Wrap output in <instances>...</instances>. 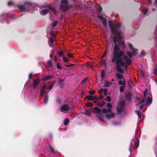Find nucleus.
<instances>
[{"label":"nucleus","instance_id":"nucleus-1","mask_svg":"<svg viewBox=\"0 0 157 157\" xmlns=\"http://www.w3.org/2000/svg\"><path fill=\"white\" fill-rule=\"evenodd\" d=\"M114 44L113 57L111 60L112 63L115 62V58L120 56H122L124 54V52L120 50V49L119 45L116 43Z\"/></svg>","mask_w":157,"mask_h":157},{"label":"nucleus","instance_id":"nucleus-2","mask_svg":"<svg viewBox=\"0 0 157 157\" xmlns=\"http://www.w3.org/2000/svg\"><path fill=\"white\" fill-rule=\"evenodd\" d=\"M112 29V33L115 35L113 37V42L114 43H116L117 41L121 39L122 37L121 33L120 32H119L118 30H115L113 28Z\"/></svg>","mask_w":157,"mask_h":157},{"label":"nucleus","instance_id":"nucleus-3","mask_svg":"<svg viewBox=\"0 0 157 157\" xmlns=\"http://www.w3.org/2000/svg\"><path fill=\"white\" fill-rule=\"evenodd\" d=\"M139 140H137L136 141L134 139H132L131 143L129 148V151L131 153V155L132 154L133 150L135 148H137L139 146Z\"/></svg>","mask_w":157,"mask_h":157},{"label":"nucleus","instance_id":"nucleus-4","mask_svg":"<svg viewBox=\"0 0 157 157\" xmlns=\"http://www.w3.org/2000/svg\"><path fill=\"white\" fill-rule=\"evenodd\" d=\"M123 55L115 58V62L117 66L119 65L121 67L124 66L125 63L123 61Z\"/></svg>","mask_w":157,"mask_h":157},{"label":"nucleus","instance_id":"nucleus-5","mask_svg":"<svg viewBox=\"0 0 157 157\" xmlns=\"http://www.w3.org/2000/svg\"><path fill=\"white\" fill-rule=\"evenodd\" d=\"M109 26L110 27V30L111 32H112V28H113V29L116 30H118L117 29H115V28L117 29H119L121 27V24H116L114 23L112 24L110 22L109 23Z\"/></svg>","mask_w":157,"mask_h":157},{"label":"nucleus","instance_id":"nucleus-6","mask_svg":"<svg viewBox=\"0 0 157 157\" xmlns=\"http://www.w3.org/2000/svg\"><path fill=\"white\" fill-rule=\"evenodd\" d=\"M31 6V5L29 3H25L24 5V6L21 5H19L18 6V7L19 8L20 10L21 11H24L26 9V8L27 7L28 8V9L27 10H28L29 9V7Z\"/></svg>","mask_w":157,"mask_h":157},{"label":"nucleus","instance_id":"nucleus-7","mask_svg":"<svg viewBox=\"0 0 157 157\" xmlns=\"http://www.w3.org/2000/svg\"><path fill=\"white\" fill-rule=\"evenodd\" d=\"M41 79L39 78H37L33 81L32 84L33 87L34 89H36L37 86L40 83Z\"/></svg>","mask_w":157,"mask_h":157},{"label":"nucleus","instance_id":"nucleus-8","mask_svg":"<svg viewBox=\"0 0 157 157\" xmlns=\"http://www.w3.org/2000/svg\"><path fill=\"white\" fill-rule=\"evenodd\" d=\"M91 111L93 113L97 114H100L101 112V109L98 106L91 108Z\"/></svg>","mask_w":157,"mask_h":157},{"label":"nucleus","instance_id":"nucleus-9","mask_svg":"<svg viewBox=\"0 0 157 157\" xmlns=\"http://www.w3.org/2000/svg\"><path fill=\"white\" fill-rule=\"evenodd\" d=\"M132 94L130 92L125 94V98L126 100L131 101L132 100Z\"/></svg>","mask_w":157,"mask_h":157},{"label":"nucleus","instance_id":"nucleus-10","mask_svg":"<svg viewBox=\"0 0 157 157\" xmlns=\"http://www.w3.org/2000/svg\"><path fill=\"white\" fill-rule=\"evenodd\" d=\"M69 6L68 5L61 4L59 9L63 11H65L68 9Z\"/></svg>","mask_w":157,"mask_h":157},{"label":"nucleus","instance_id":"nucleus-11","mask_svg":"<svg viewBox=\"0 0 157 157\" xmlns=\"http://www.w3.org/2000/svg\"><path fill=\"white\" fill-rule=\"evenodd\" d=\"M98 18L101 21L102 23H103V25L105 26H106L107 25V21L106 19L105 18H104L102 17H101L99 14L98 15Z\"/></svg>","mask_w":157,"mask_h":157},{"label":"nucleus","instance_id":"nucleus-12","mask_svg":"<svg viewBox=\"0 0 157 157\" xmlns=\"http://www.w3.org/2000/svg\"><path fill=\"white\" fill-rule=\"evenodd\" d=\"M117 113L119 114H121L124 109V107L118 105L117 106Z\"/></svg>","mask_w":157,"mask_h":157},{"label":"nucleus","instance_id":"nucleus-13","mask_svg":"<svg viewBox=\"0 0 157 157\" xmlns=\"http://www.w3.org/2000/svg\"><path fill=\"white\" fill-rule=\"evenodd\" d=\"M70 109L69 106L67 104H64L61 107V110L62 112H63L64 111H67Z\"/></svg>","mask_w":157,"mask_h":157},{"label":"nucleus","instance_id":"nucleus-14","mask_svg":"<svg viewBox=\"0 0 157 157\" xmlns=\"http://www.w3.org/2000/svg\"><path fill=\"white\" fill-rule=\"evenodd\" d=\"M115 117V114L114 113H112L111 114H108L106 115V117L108 119H110L111 118H113Z\"/></svg>","mask_w":157,"mask_h":157},{"label":"nucleus","instance_id":"nucleus-15","mask_svg":"<svg viewBox=\"0 0 157 157\" xmlns=\"http://www.w3.org/2000/svg\"><path fill=\"white\" fill-rule=\"evenodd\" d=\"M56 81H55V80L53 81L52 82L51 84L50 85L49 87L48 88L46 89V90H47L48 89L49 90H51L52 89L53 87L54 86V85L56 83Z\"/></svg>","mask_w":157,"mask_h":157},{"label":"nucleus","instance_id":"nucleus-16","mask_svg":"<svg viewBox=\"0 0 157 157\" xmlns=\"http://www.w3.org/2000/svg\"><path fill=\"white\" fill-rule=\"evenodd\" d=\"M44 89L41 88H40L39 92V94L40 96H42L43 95L44 93H48L49 91H48L47 92L45 91L46 89Z\"/></svg>","mask_w":157,"mask_h":157},{"label":"nucleus","instance_id":"nucleus-17","mask_svg":"<svg viewBox=\"0 0 157 157\" xmlns=\"http://www.w3.org/2000/svg\"><path fill=\"white\" fill-rule=\"evenodd\" d=\"M122 80H120L119 81V85H121V86H126V81L125 79H123Z\"/></svg>","mask_w":157,"mask_h":157},{"label":"nucleus","instance_id":"nucleus-18","mask_svg":"<svg viewBox=\"0 0 157 157\" xmlns=\"http://www.w3.org/2000/svg\"><path fill=\"white\" fill-rule=\"evenodd\" d=\"M116 69L119 73L121 74H123L124 73V71L121 67V66L119 65L117 66Z\"/></svg>","mask_w":157,"mask_h":157},{"label":"nucleus","instance_id":"nucleus-19","mask_svg":"<svg viewBox=\"0 0 157 157\" xmlns=\"http://www.w3.org/2000/svg\"><path fill=\"white\" fill-rule=\"evenodd\" d=\"M116 76L117 78L119 79H124V76L123 75L119 73H117L116 74Z\"/></svg>","mask_w":157,"mask_h":157},{"label":"nucleus","instance_id":"nucleus-20","mask_svg":"<svg viewBox=\"0 0 157 157\" xmlns=\"http://www.w3.org/2000/svg\"><path fill=\"white\" fill-rule=\"evenodd\" d=\"M91 112H92L91 109L88 110L86 109V110L85 113L88 116H90L91 115Z\"/></svg>","mask_w":157,"mask_h":157},{"label":"nucleus","instance_id":"nucleus-21","mask_svg":"<svg viewBox=\"0 0 157 157\" xmlns=\"http://www.w3.org/2000/svg\"><path fill=\"white\" fill-rule=\"evenodd\" d=\"M48 9L52 11L54 14L56 15L57 14L56 10L54 8L52 7L51 6H49L48 7Z\"/></svg>","mask_w":157,"mask_h":157},{"label":"nucleus","instance_id":"nucleus-22","mask_svg":"<svg viewBox=\"0 0 157 157\" xmlns=\"http://www.w3.org/2000/svg\"><path fill=\"white\" fill-rule=\"evenodd\" d=\"M52 77V75H48L42 78V79L43 81H46V80L51 78Z\"/></svg>","mask_w":157,"mask_h":157},{"label":"nucleus","instance_id":"nucleus-23","mask_svg":"<svg viewBox=\"0 0 157 157\" xmlns=\"http://www.w3.org/2000/svg\"><path fill=\"white\" fill-rule=\"evenodd\" d=\"M49 96L48 94H46L44 98V102L45 103L47 104Z\"/></svg>","mask_w":157,"mask_h":157},{"label":"nucleus","instance_id":"nucleus-24","mask_svg":"<svg viewBox=\"0 0 157 157\" xmlns=\"http://www.w3.org/2000/svg\"><path fill=\"white\" fill-rule=\"evenodd\" d=\"M106 104V102L104 101H102L101 103H99L97 104V105L100 107H102Z\"/></svg>","mask_w":157,"mask_h":157},{"label":"nucleus","instance_id":"nucleus-25","mask_svg":"<svg viewBox=\"0 0 157 157\" xmlns=\"http://www.w3.org/2000/svg\"><path fill=\"white\" fill-rule=\"evenodd\" d=\"M112 83L110 82L106 81L105 84V87H108Z\"/></svg>","mask_w":157,"mask_h":157},{"label":"nucleus","instance_id":"nucleus-26","mask_svg":"<svg viewBox=\"0 0 157 157\" xmlns=\"http://www.w3.org/2000/svg\"><path fill=\"white\" fill-rule=\"evenodd\" d=\"M48 12V10L47 9H45L41 11V13L43 15L46 14Z\"/></svg>","mask_w":157,"mask_h":157},{"label":"nucleus","instance_id":"nucleus-27","mask_svg":"<svg viewBox=\"0 0 157 157\" xmlns=\"http://www.w3.org/2000/svg\"><path fill=\"white\" fill-rule=\"evenodd\" d=\"M86 98L88 99L89 101H92L94 100L92 96L88 95L86 96Z\"/></svg>","mask_w":157,"mask_h":157},{"label":"nucleus","instance_id":"nucleus-28","mask_svg":"<svg viewBox=\"0 0 157 157\" xmlns=\"http://www.w3.org/2000/svg\"><path fill=\"white\" fill-rule=\"evenodd\" d=\"M101 76L102 78H103L105 76V71L104 70H102L101 71Z\"/></svg>","mask_w":157,"mask_h":157},{"label":"nucleus","instance_id":"nucleus-29","mask_svg":"<svg viewBox=\"0 0 157 157\" xmlns=\"http://www.w3.org/2000/svg\"><path fill=\"white\" fill-rule=\"evenodd\" d=\"M125 105V101L124 100H121L120 102V104L119 105V106H124Z\"/></svg>","mask_w":157,"mask_h":157},{"label":"nucleus","instance_id":"nucleus-30","mask_svg":"<svg viewBox=\"0 0 157 157\" xmlns=\"http://www.w3.org/2000/svg\"><path fill=\"white\" fill-rule=\"evenodd\" d=\"M152 98L150 97H147V100L146 101V103H151L152 102Z\"/></svg>","mask_w":157,"mask_h":157},{"label":"nucleus","instance_id":"nucleus-31","mask_svg":"<svg viewBox=\"0 0 157 157\" xmlns=\"http://www.w3.org/2000/svg\"><path fill=\"white\" fill-rule=\"evenodd\" d=\"M63 60L65 63H66L68 62L70 59L66 57H64L63 58Z\"/></svg>","mask_w":157,"mask_h":157},{"label":"nucleus","instance_id":"nucleus-32","mask_svg":"<svg viewBox=\"0 0 157 157\" xmlns=\"http://www.w3.org/2000/svg\"><path fill=\"white\" fill-rule=\"evenodd\" d=\"M47 65L48 67H51L52 66V63L51 60H49L48 61Z\"/></svg>","mask_w":157,"mask_h":157},{"label":"nucleus","instance_id":"nucleus-33","mask_svg":"<svg viewBox=\"0 0 157 157\" xmlns=\"http://www.w3.org/2000/svg\"><path fill=\"white\" fill-rule=\"evenodd\" d=\"M132 63L131 60L130 59H129L125 62V64L128 65H130Z\"/></svg>","mask_w":157,"mask_h":157},{"label":"nucleus","instance_id":"nucleus-34","mask_svg":"<svg viewBox=\"0 0 157 157\" xmlns=\"http://www.w3.org/2000/svg\"><path fill=\"white\" fill-rule=\"evenodd\" d=\"M125 86H121L120 89V91L121 93L124 92Z\"/></svg>","mask_w":157,"mask_h":157},{"label":"nucleus","instance_id":"nucleus-35","mask_svg":"<svg viewBox=\"0 0 157 157\" xmlns=\"http://www.w3.org/2000/svg\"><path fill=\"white\" fill-rule=\"evenodd\" d=\"M65 4L66 5H68V1L67 0H62L61 4Z\"/></svg>","mask_w":157,"mask_h":157},{"label":"nucleus","instance_id":"nucleus-36","mask_svg":"<svg viewBox=\"0 0 157 157\" xmlns=\"http://www.w3.org/2000/svg\"><path fill=\"white\" fill-rule=\"evenodd\" d=\"M127 54L130 58H132V56H133L132 54V53L131 52L129 51H127Z\"/></svg>","mask_w":157,"mask_h":157},{"label":"nucleus","instance_id":"nucleus-37","mask_svg":"<svg viewBox=\"0 0 157 157\" xmlns=\"http://www.w3.org/2000/svg\"><path fill=\"white\" fill-rule=\"evenodd\" d=\"M147 94V89H146L144 92V97L142 99H145Z\"/></svg>","mask_w":157,"mask_h":157},{"label":"nucleus","instance_id":"nucleus-38","mask_svg":"<svg viewBox=\"0 0 157 157\" xmlns=\"http://www.w3.org/2000/svg\"><path fill=\"white\" fill-rule=\"evenodd\" d=\"M135 112L137 113L138 117L139 118H140L141 117V113H140V111L139 110H136Z\"/></svg>","mask_w":157,"mask_h":157},{"label":"nucleus","instance_id":"nucleus-39","mask_svg":"<svg viewBox=\"0 0 157 157\" xmlns=\"http://www.w3.org/2000/svg\"><path fill=\"white\" fill-rule=\"evenodd\" d=\"M57 23L58 22L57 21H54V22L52 24V27H56L57 25Z\"/></svg>","mask_w":157,"mask_h":157},{"label":"nucleus","instance_id":"nucleus-40","mask_svg":"<svg viewBox=\"0 0 157 157\" xmlns=\"http://www.w3.org/2000/svg\"><path fill=\"white\" fill-rule=\"evenodd\" d=\"M58 54L59 56H63L64 54V52L62 51H59L58 52Z\"/></svg>","mask_w":157,"mask_h":157},{"label":"nucleus","instance_id":"nucleus-41","mask_svg":"<svg viewBox=\"0 0 157 157\" xmlns=\"http://www.w3.org/2000/svg\"><path fill=\"white\" fill-rule=\"evenodd\" d=\"M120 44L123 46V48H125V45L124 41H122L120 42Z\"/></svg>","mask_w":157,"mask_h":157},{"label":"nucleus","instance_id":"nucleus-42","mask_svg":"<svg viewBox=\"0 0 157 157\" xmlns=\"http://www.w3.org/2000/svg\"><path fill=\"white\" fill-rule=\"evenodd\" d=\"M86 105L88 106L92 107L93 104L92 102H88L87 103Z\"/></svg>","mask_w":157,"mask_h":157},{"label":"nucleus","instance_id":"nucleus-43","mask_svg":"<svg viewBox=\"0 0 157 157\" xmlns=\"http://www.w3.org/2000/svg\"><path fill=\"white\" fill-rule=\"evenodd\" d=\"M89 94L91 95H93L95 93V91L94 90H90L89 92Z\"/></svg>","mask_w":157,"mask_h":157},{"label":"nucleus","instance_id":"nucleus-44","mask_svg":"<svg viewBox=\"0 0 157 157\" xmlns=\"http://www.w3.org/2000/svg\"><path fill=\"white\" fill-rule=\"evenodd\" d=\"M154 74L156 75L157 76V64L156 65V67L154 69L153 72Z\"/></svg>","mask_w":157,"mask_h":157},{"label":"nucleus","instance_id":"nucleus-45","mask_svg":"<svg viewBox=\"0 0 157 157\" xmlns=\"http://www.w3.org/2000/svg\"><path fill=\"white\" fill-rule=\"evenodd\" d=\"M69 122V120L67 119L65 120L64 122V124L65 125H67Z\"/></svg>","mask_w":157,"mask_h":157},{"label":"nucleus","instance_id":"nucleus-46","mask_svg":"<svg viewBox=\"0 0 157 157\" xmlns=\"http://www.w3.org/2000/svg\"><path fill=\"white\" fill-rule=\"evenodd\" d=\"M129 59L128 57L126 56H123V59L124 60L127 61V60H128Z\"/></svg>","mask_w":157,"mask_h":157},{"label":"nucleus","instance_id":"nucleus-47","mask_svg":"<svg viewBox=\"0 0 157 157\" xmlns=\"http://www.w3.org/2000/svg\"><path fill=\"white\" fill-rule=\"evenodd\" d=\"M106 100L110 102L111 100V97L109 96H108L106 98Z\"/></svg>","mask_w":157,"mask_h":157},{"label":"nucleus","instance_id":"nucleus-48","mask_svg":"<svg viewBox=\"0 0 157 157\" xmlns=\"http://www.w3.org/2000/svg\"><path fill=\"white\" fill-rule=\"evenodd\" d=\"M102 112L103 113H108L107 109L106 108H104L102 110Z\"/></svg>","mask_w":157,"mask_h":157},{"label":"nucleus","instance_id":"nucleus-49","mask_svg":"<svg viewBox=\"0 0 157 157\" xmlns=\"http://www.w3.org/2000/svg\"><path fill=\"white\" fill-rule=\"evenodd\" d=\"M132 50V54L133 55H134V54H135L136 53L137 51L138 50L137 49H135L134 48L133 50Z\"/></svg>","mask_w":157,"mask_h":157},{"label":"nucleus","instance_id":"nucleus-50","mask_svg":"<svg viewBox=\"0 0 157 157\" xmlns=\"http://www.w3.org/2000/svg\"><path fill=\"white\" fill-rule=\"evenodd\" d=\"M100 100V99H99V98H97L95 99V100L94 101V102L95 103H96V104L98 103H99Z\"/></svg>","mask_w":157,"mask_h":157},{"label":"nucleus","instance_id":"nucleus-51","mask_svg":"<svg viewBox=\"0 0 157 157\" xmlns=\"http://www.w3.org/2000/svg\"><path fill=\"white\" fill-rule=\"evenodd\" d=\"M106 106L109 108H110L112 107V105L110 103H108L107 104Z\"/></svg>","mask_w":157,"mask_h":157},{"label":"nucleus","instance_id":"nucleus-52","mask_svg":"<svg viewBox=\"0 0 157 157\" xmlns=\"http://www.w3.org/2000/svg\"><path fill=\"white\" fill-rule=\"evenodd\" d=\"M49 148H50V150L52 152V153L55 152L54 150V148L52 147L50 145L49 146Z\"/></svg>","mask_w":157,"mask_h":157},{"label":"nucleus","instance_id":"nucleus-53","mask_svg":"<svg viewBox=\"0 0 157 157\" xmlns=\"http://www.w3.org/2000/svg\"><path fill=\"white\" fill-rule=\"evenodd\" d=\"M145 99H143L140 101L138 102V104H142L144 103L145 101Z\"/></svg>","mask_w":157,"mask_h":157},{"label":"nucleus","instance_id":"nucleus-54","mask_svg":"<svg viewBox=\"0 0 157 157\" xmlns=\"http://www.w3.org/2000/svg\"><path fill=\"white\" fill-rule=\"evenodd\" d=\"M102 11V8L101 7H100L98 9V14H101V12Z\"/></svg>","mask_w":157,"mask_h":157},{"label":"nucleus","instance_id":"nucleus-55","mask_svg":"<svg viewBox=\"0 0 157 157\" xmlns=\"http://www.w3.org/2000/svg\"><path fill=\"white\" fill-rule=\"evenodd\" d=\"M97 116L100 120L102 121H103V118L101 115H97Z\"/></svg>","mask_w":157,"mask_h":157},{"label":"nucleus","instance_id":"nucleus-56","mask_svg":"<svg viewBox=\"0 0 157 157\" xmlns=\"http://www.w3.org/2000/svg\"><path fill=\"white\" fill-rule=\"evenodd\" d=\"M107 50H105L104 54L101 57V59L103 58L106 55V54H107Z\"/></svg>","mask_w":157,"mask_h":157},{"label":"nucleus","instance_id":"nucleus-57","mask_svg":"<svg viewBox=\"0 0 157 157\" xmlns=\"http://www.w3.org/2000/svg\"><path fill=\"white\" fill-rule=\"evenodd\" d=\"M147 105H145L144 104H142L140 105V110L142 109L145 106H146Z\"/></svg>","mask_w":157,"mask_h":157},{"label":"nucleus","instance_id":"nucleus-58","mask_svg":"<svg viewBox=\"0 0 157 157\" xmlns=\"http://www.w3.org/2000/svg\"><path fill=\"white\" fill-rule=\"evenodd\" d=\"M57 67L58 69H62V67L59 64V63H57Z\"/></svg>","mask_w":157,"mask_h":157},{"label":"nucleus","instance_id":"nucleus-59","mask_svg":"<svg viewBox=\"0 0 157 157\" xmlns=\"http://www.w3.org/2000/svg\"><path fill=\"white\" fill-rule=\"evenodd\" d=\"M86 66L88 68H90V67H91V65L89 63H86Z\"/></svg>","mask_w":157,"mask_h":157},{"label":"nucleus","instance_id":"nucleus-60","mask_svg":"<svg viewBox=\"0 0 157 157\" xmlns=\"http://www.w3.org/2000/svg\"><path fill=\"white\" fill-rule=\"evenodd\" d=\"M59 86L61 88L63 89L64 87V84L63 83H59Z\"/></svg>","mask_w":157,"mask_h":157},{"label":"nucleus","instance_id":"nucleus-61","mask_svg":"<svg viewBox=\"0 0 157 157\" xmlns=\"http://www.w3.org/2000/svg\"><path fill=\"white\" fill-rule=\"evenodd\" d=\"M147 9L146 8L143 10V12L144 13V14H145L147 13Z\"/></svg>","mask_w":157,"mask_h":157},{"label":"nucleus","instance_id":"nucleus-62","mask_svg":"<svg viewBox=\"0 0 157 157\" xmlns=\"http://www.w3.org/2000/svg\"><path fill=\"white\" fill-rule=\"evenodd\" d=\"M49 41H50L52 44H53L54 42V40L52 37H51L50 38Z\"/></svg>","mask_w":157,"mask_h":157},{"label":"nucleus","instance_id":"nucleus-63","mask_svg":"<svg viewBox=\"0 0 157 157\" xmlns=\"http://www.w3.org/2000/svg\"><path fill=\"white\" fill-rule=\"evenodd\" d=\"M129 45L131 49L133 50L134 48H133V45L129 43Z\"/></svg>","mask_w":157,"mask_h":157},{"label":"nucleus","instance_id":"nucleus-64","mask_svg":"<svg viewBox=\"0 0 157 157\" xmlns=\"http://www.w3.org/2000/svg\"><path fill=\"white\" fill-rule=\"evenodd\" d=\"M141 54L143 56H144L146 54V53L144 51H142L141 52Z\"/></svg>","mask_w":157,"mask_h":157}]
</instances>
